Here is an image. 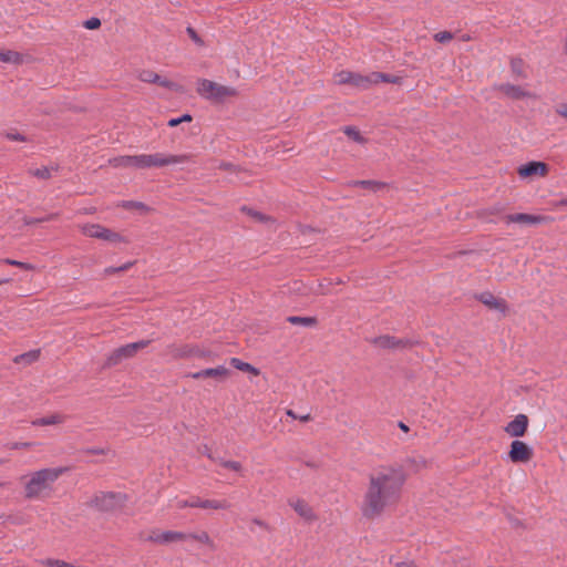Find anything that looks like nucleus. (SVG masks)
<instances>
[{"mask_svg": "<svg viewBox=\"0 0 567 567\" xmlns=\"http://www.w3.org/2000/svg\"><path fill=\"white\" fill-rule=\"evenodd\" d=\"M501 94L512 100H523L530 97V93L520 85H514L511 83H502L495 87Z\"/></svg>", "mask_w": 567, "mask_h": 567, "instance_id": "13", "label": "nucleus"}, {"mask_svg": "<svg viewBox=\"0 0 567 567\" xmlns=\"http://www.w3.org/2000/svg\"><path fill=\"white\" fill-rule=\"evenodd\" d=\"M251 524L258 526L261 529H267L268 528V524L265 520L260 519V518H254L251 520Z\"/></svg>", "mask_w": 567, "mask_h": 567, "instance_id": "46", "label": "nucleus"}, {"mask_svg": "<svg viewBox=\"0 0 567 567\" xmlns=\"http://www.w3.org/2000/svg\"><path fill=\"white\" fill-rule=\"evenodd\" d=\"M181 123H182V120H179L177 117V118H171L167 124L169 127H175V126L179 125Z\"/></svg>", "mask_w": 567, "mask_h": 567, "instance_id": "49", "label": "nucleus"}, {"mask_svg": "<svg viewBox=\"0 0 567 567\" xmlns=\"http://www.w3.org/2000/svg\"><path fill=\"white\" fill-rule=\"evenodd\" d=\"M229 370L225 368L224 365H218L216 368H208L200 370L198 372H195L192 374L193 379H206V378H215L217 380H225L229 377Z\"/></svg>", "mask_w": 567, "mask_h": 567, "instance_id": "14", "label": "nucleus"}, {"mask_svg": "<svg viewBox=\"0 0 567 567\" xmlns=\"http://www.w3.org/2000/svg\"><path fill=\"white\" fill-rule=\"evenodd\" d=\"M2 463H3V461H2V460H0V465H1Z\"/></svg>", "mask_w": 567, "mask_h": 567, "instance_id": "59", "label": "nucleus"}, {"mask_svg": "<svg viewBox=\"0 0 567 567\" xmlns=\"http://www.w3.org/2000/svg\"><path fill=\"white\" fill-rule=\"evenodd\" d=\"M66 421V416L62 413H52L32 421L34 426H51L60 425Z\"/></svg>", "mask_w": 567, "mask_h": 567, "instance_id": "19", "label": "nucleus"}, {"mask_svg": "<svg viewBox=\"0 0 567 567\" xmlns=\"http://www.w3.org/2000/svg\"><path fill=\"white\" fill-rule=\"evenodd\" d=\"M371 85L377 84L379 82H389V83H398L399 79L396 76H391L388 74H383L380 72H373L370 74Z\"/></svg>", "mask_w": 567, "mask_h": 567, "instance_id": "29", "label": "nucleus"}, {"mask_svg": "<svg viewBox=\"0 0 567 567\" xmlns=\"http://www.w3.org/2000/svg\"><path fill=\"white\" fill-rule=\"evenodd\" d=\"M373 343L378 348L382 349H399V348H405L410 346V342L408 340L396 339L391 336H381L373 340Z\"/></svg>", "mask_w": 567, "mask_h": 567, "instance_id": "15", "label": "nucleus"}, {"mask_svg": "<svg viewBox=\"0 0 567 567\" xmlns=\"http://www.w3.org/2000/svg\"><path fill=\"white\" fill-rule=\"evenodd\" d=\"M4 486V483L0 482V487H3Z\"/></svg>", "mask_w": 567, "mask_h": 567, "instance_id": "58", "label": "nucleus"}, {"mask_svg": "<svg viewBox=\"0 0 567 567\" xmlns=\"http://www.w3.org/2000/svg\"><path fill=\"white\" fill-rule=\"evenodd\" d=\"M199 508L214 509V511H227L230 508V503L227 499H208L200 497Z\"/></svg>", "mask_w": 567, "mask_h": 567, "instance_id": "20", "label": "nucleus"}, {"mask_svg": "<svg viewBox=\"0 0 567 567\" xmlns=\"http://www.w3.org/2000/svg\"><path fill=\"white\" fill-rule=\"evenodd\" d=\"M138 79L145 83H156L164 87L174 89L175 84L167 79H163L152 70H143L138 73Z\"/></svg>", "mask_w": 567, "mask_h": 567, "instance_id": "17", "label": "nucleus"}, {"mask_svg": "<svg viewBox=\"0 0 567 567\" xmlns=\"http://www.w3.org/2000/svg\"><path fill=\"white\" fill-rule=\"evenodd\" d=\"M350 138H352L353 141L360 143V144H363L365 143V138L361 135V133L354 128V127H351V126H348L344 128L343 131Z\"/></svg>", "mask_w": 567, "mask_h": 567, "instance_id": "34", "label": "nucleus"}, {"mask_svg": "<svg viewBox=\"0 0 567 567\" xmlns=\"http://www.w3.org/2000/svg\"><path fill=\"white\" fill-rule=\"evenodd\" d=\"M190 161V155H171L164 153L155 154H140V155H124L117 156L110 159V165L113 167L123 168H152V167H164L175 164H184Z\"/></svg>", "mask_w": 567, "mask_h": 567, "instance_id": "3", "label": "nucleus"}, {"mask_svg": "<svg viewBox=\"0 0 567 567\" xmlns=\"http://www.w3.org/2000/svg\"><path fill=\"white\" fill-rule=\"evenodd\" d=\"M3 262H6L8 265H11V266L19 267V268L24 269V270H32L33 269L32 265L27 264V262H22V261H19V260L4 259Z\"/></svg>", "mask_w": 567, "mask_h": 567, "instance_id": "39", "label": "nucleus"}, {"mask_svg": "<svg viewBox=\"0 0 567 567\" xmlns=\"http://www.w3.org/2000/svg\"><path fill=\"white\" fill-rule=\"evenodd\" d=\"M533 456V449L524 441L515 440L511 443L508 457L513 463H528Z\"/></svg>", "mask_w": 567, "mask_h": 567, "instance_id": "8", "label": "nucleus"}, {"mask_svg": "<svg viewBox=\"0 0 567 567\" xmlns=\"http://www.w3.org/2000/svg\"><path fill=\"white\" fill-rule=\"evenodd\" d=\"M188 538H193V539H195L199 543L206 544V545H212V543H213L210 536L206 532H203L198 535L188 534Z\"/></svg>", "mask_w": 567, "mask_h": 567, "instance_id": "38", "label": "nucleus"}, {"mask_svg": "<svg viewBox=\"0 0 567 567\" xmlns=\"http://www.w3.org/2000/svg\"><path fill=\"white\" fill-rule=\"evenodd\" d=\"M512 71L522 76L523 75V61L522 60H514L512 61Z\"/></svg>", "mask_w": 567, "mask_h": 567, "instance_id": "42", "label": "nucleus"}, {"mask_svg": "<svg viewBox=\"0 0 567 567\" xmlns=\"http://www.w3.org/2000/svg\"><path fill=\"white\" fill-rule=\"evenodd\" d=\"M556 206L557 207L567 206V198L560 199L559 202H557Z\"/></svg>", "mask_w": 567, "mask_h": 567, "instance_id": "53", "label": "nucleus"}, {"mask_svg": "<svg viewBox=\"0 0 567 567\" xmlns=\"http://www.w3.org/2000/svg\"><path fill=\"white\" fill-rule=\"evenodd\" d=\"M462 39H463V41H468L471 38H470V35H464Z\"/></svg>", "mask_w": 567, "mask_h": 567, "instance_id": "57", "label": "nucleus"}, {"mask_svg": "<svg viewBox=\"0 0 567 567\" xmlns=\"http://www.w3.org/2000/svg\"><path fill=\"white\" fill-rule=\"evenodd\" d=\"M549 173V166L544 162L532 161L520 165L517 174L520 178L527 179L533 177H546Z\"/></svg>", "mask_w": 567, "mask_h": 567, "instance_id": "9", "label": "nucleus"}, {"mask_svg": "<svg viewBox=\"0 0 567 567\" xmlns=\"http://www.w3.org/2000/svg\"><path fill=\"white\" fill-rule=\"evenodd\" d=\"M478 300L491 309H495L501 312L507 310V303L504 299L495 297L491 292H483L480 295Z\"/></svg>", "mask_w": 567, "mask_h": 567, "instance_id": "18", "label": "nucleus"}, {"mask_svg": "<svg viewBox=\"0 0 567 567\" xmlns=\"http://www.w3.org/2000/svg\"><path fill=\"white\" fill-rule=\"evenodd\" d=\"M35 175L41 177V178H48L50 176V173H49V169L44 167L42 169H38L35 172Z\"/></svg>", "mask_w": 567, "mask_h": 567, "instance_id": "47", "label": "nucleus"}, {"mask_svg": "<svg viewBox=\"0 0 567 567\" xmlns=\"http://www.w3.org/2000/svg\"><path fill=\"white\" fill-rule=\"evenodd\" d=\"M10 278H0V285L10 282Z\"/></svg>", "mask_w": 567, "mask_h": 567, "instance_id": "54", "label": "nucleus"}, {"mask_svg": "<svg viewBox=\"0 0 567 567\" xmlns=\"http://www.w3.org/2000/svg\"><path fill=\"white\" fill-rule=\"evenodd\" d=\"M529 420L525 414H517L511 422L506 424L504 431L511 437H522L526 434Z\"/></svg>", "mask_w": 567, "mask_h": 567, "instance_id": "12", "label": "nucleus"}, {"mask_svg": "<svg viewBox=\"0 0 567 567\" xmlns=\"http://www.w3.org/2000/svg\"><path fill=\"white\" fill-rule=\"evenodd\" d=\"M406 465L414 473H419L429 467V461L423 456H412L406 460Z\"/></svg>", "mask_w": 567, "mask_h": 567, "instance_id": "24", "label": "nucleus"}, {"mask_svg": "<svg viewBox=\"0 0 567 567\" xmlns=\"http://www.w3.org/2000/svg\"><path fill=\"white\" fill-rule=\"evenodd\" d=\"M179 120H182V122H190L192 121V116L188 115V114H185L183 115L182 117H178Z\"/></svg>", "mask_w": 567, "mask_h": 567, "instance_id": "52", "label": "nucleus"}, {"mask_svg": "<svg viewBox=\"0 0 567 567\" xmlns=\"http://www.w3.org/2000/svg\"><path fill=\"white\" fill-rule=\"evenodd\" d=\"M0 61L4 63L20 64L22 63V55L12 50L0 51Z\"/></svg>", "mask_w": 567, "mask_h": 567, "instance_id": "28", "label": "nucleus"}, {"mask_svg": "<svg viewBox=\"0 0 567 567\" xmlns=\"http://www.w3.org/2000/svg\"><path fill=\"white\" fill-rule=\"evenodd\" d=\"M218 464L219 466H221L223 468H226L228 471H231V472H235V473H241L243 471V465L240 462L238 461H233V460H219L218 461Z\"/></svg>", "mask_w": 567, "mask_h": 567, "instance_id": "30", "label": "nucleus"}, {"mask_svg": "<svg viewBox=\"0 0 567 567\" xmlns=\"http://www.w3.org/2000/svg\"><path fill=\"white\" fill-rule=\"evenodd\" d=\"M148 344V340H142L120 347L110 354L107 362L111 365H115L124 359L134 357L140 350L145 349Z\"/></svg>", "mask_w": 567, "mask_h": 567, "instance_id": "6", "label": "nucleus"}, {"mask_svg": "<svg viewBox=\"0 0 567 567\" xmlns=\"http://www.w3.org/2000/svg\"><path fill=\"white\" fill-rule=\"evenodd\" d=\"M355 185L364 187V188H369L373 192H378V190H381L386 187L385 183L377 182V181H360V182H355Z\"/></svg>", "mask_w": 567, "mask_h": 567, "instance_id": "31", "label": "nucleus"}, {"mask_svg": "<svg viewBox=\"0 0 567 567\" xmlns=\"http://www.w3.org/2000/svg\"><path fill=\"white\" fill-rule=\"evenodd\" d=\"M200 497L190 496L189 498H176L175 507L183 509L186 507L199 508Z\"/></svg>", "mask_w": 567, "mask_h": 567, "instance_id": "27", "label": "nucleus"}, {"mask_svg": "<svg viewBox=\"0 0 567 567\" xmlns=\"http://www.w3.org/2000/svg\"><path fill=\"white\" fill-rule=\"evenodd\" d=\"M31 446H32L31 442H17V443H12L10 445V449H12V450H27V449H30Z\"/></svg>", "mask_w": 567, "mask_h": 567, "instance_id": "44", "label": "nucleus"}, {"mask_svg": "<svg viewBox=\"0 0 567 567\" xmlns=\"http://www.w3.org/2000/svg\"><path fill=\"white\" fill-rule=\"evenodd\" d=\"M249 213H250V214H251V216H252L255 219H257V220H264V219H265V217H264L260 213H258V212H254V213H252V212H250V210H249Z\"/></svg>", "mask_w": 567, "mask_h": 567, "instance_id": "50", "label": "nucleus"}, {"mask_svg": "<svg viewBox=\"0 0 567 567\" xmlns=\"http://www.w3.org/2000/svg\"><path fill=\"white\" fill-rule=\"evenodd\" d=\"M54 216H55V215H50V216H48V217L37 219L35 221H38V223L48 221V220L53 219V218H54Z\"/></svg>", "mask_w": 567, "mask_h": 567, "instance_id": "51", "label": "nucleus"}, {"mask_svg": "<svg viewBox=\"0 0 567 567\" xmlns=\"http://www.w3.org/2000/svg\"><path fill=\"white\" fill-rule=\"evenodd\" d=\"M39 358V352L38 351H30L28 353H24V354H21L19 357L16 358V362L17 363H31V362H34L35 360H38Z\"/></svg>", "mask_w": 567, "mask_h": 567, "instance_id": "35", "label": "nucleus"}, {"mask_svg": "<svg viewBox=\"0 0 567 567\" xmlns=\"http://www.w3.org/2000/svg\"><path fill=\"white\" fill-rule=\"evenodd\" d=\"M434 40L440 43H449L454 39V35L450 31H440L433 35Z\"/></svg>", "mask_w": 567, "mask_h": 567, "instance_id": "36", "label": "nucleus"}, {"mask_svg": "<svg viewBox=\"0 0 567 567\" xmlns=\"http://www.w3.org/2000/svg\"><path fill=\"white\" fill-rule=\"evenodd\" d=\"M231 165L230 164H223L220 168L228 169Z\"/></svg>", "mask_w": 567, "mask_h": 567, "instance_id": "55", "label": "nucleus"}, {"mask_svg": "<svg viewBox=\"0 0 567 567\" xmlns=\"http://www.w3.org/2000/svg\"><path fill=\"white\" fill-rule=\"evenodd\" d=\"M350 85L362 90L369 89L371 86L370 74L361 75L353 72Z\"/></svg>", "mask_w": 567, "mask_h": 567, "instance_id": "26", "label": "nucleus"}, {"mask_svg": "<svg viewBox=\"0 0 567 567\" xmlns=\"http://www.w3.org/2000/svg\"><path fill=\"white\" fill-rule=\"evenodd\" d=\"M230 364L234 368H236V369H238V370H240L243 372L251 373L252 375H258L260 373L257 368H255L254 365H251L248 362L241 361L238 358H231L230 359Z\"/></svg>", "mask_w": 567, "mask_h": 567, "instance_id": "25", "label": "nucleus"}, {"mask_svg": "<svg viewBox=\"0 0 567 567\" xmlns=\"http://www.w3.org/2000/svg\"><path fill=\"white\" fill-rule=\"evenodd\" d=\"M400 427H401L403 431H408V426H406L404 423H400Z\"/></svg>", "mask_w": 567, "mask_h": 567, "instance_id": "56", "label": "nucleus"}, {"mask_svg": "<svg viewBox=\"0 0 567 567\" xmlns=\"http://www.w3.org/2000/svg\"><path fill=\"white\" fill-rule=\"evenodd\" d=\"M101 240H105L112 244L128 243V239L125 236L106 227H103Z\"/></svg>", "mask_w": 567, "mask_h": 567, "instance_id": "22", "label": "nucleus"}, {"mask_svg": "<svg viewBox=\"0 0 567 567\" xmlns=\"http://www.w3.org/2000/svg\"><path fill=\"white\" fill-rule=\"evenodd\" d=\"M66 472L64 467H44L21 476L23 496L29 501H41L54 491V484Z\"/></svg>", "mask_w": 567, "mask_h": 567, "instance_id": "2", "label": "nucleus"}, {"mask_svg": "<svg viewBox=\"0 0 567 567\" xmlns=\"http://www.w3.org/2000/svg\"><path fill=\"white\" fill-rule=\"evenodd\" d=\"M506 224H519L522 226H536L548 223L549 217L525 213L509 214L504 217Z\"/></svg>", "mask_w": 567, "mask_h": 567, "instance_id": "10", "label": "nucleus"}, {"mask_svg": "<svg viewBox=\"0 0 567 567\" xmlns=\"http://www.w3.org/2000/svg\"><path fill=\"white\" fill-rule=\"evenodd\" d=\"M7 137L11 141L24 142L25 137L20 133H8Z\"/></svg>", "mask_w": 567, "mask_h": 567, "instance_id": "45", "label": "nucleus"}, {"mask_svg": "<svg viewBox=\"0 0 567 567\" xmlns=\"http://www.w3.org/2000/svg\"><path fill=\"white\" fill-rule=\"evenodd\" d=\"M286 414L288 416H290L291 419L299 420V421H301L303 423L311 421V415L310 414L298 415L293 410H290V409L286 411Z\"/></svg>", "mask_w": 567, "mask_h": 567, "instance_id": "40", "label": "nucleus"}, {"mask_svg": "<svg viewBox=\"0 0 567 567\" xmlns=\"http://www.w3.org/2000/svg\"><path fill=\"white\" fill-rule=\"evenodd\" d=\"M352 73L351 71H340V72H337L334 75H333V79H334V82L337 84H350L351 82V79H352Z\"/></svg>", "mask_w": 567, "mask_h": 567, "instance_id": "33", "label": "nucleus"}, {"mask_svg": "<svg viewBox=\"0 0 567 567\" xmlns=\"http://www.w3.org/2000/svg\"><path fill=\"white\" fill-rule=\"evenodd\" d=\"M117 207H121L126 210H136L141 214H148L152 212V208L146 204L136 200H123L117 204Z\"/></svg>", "mask_w": 567, "mask_h": 567, "instance_id": "21", "label": "nucleus"}, {"mask_svg": "<svg viewBox=\"0 0 567 567\" xmlns=\"http://www.w3.org/2000/svg\"><path fill=\"white\" fill-rule=\"evenodd\" d=\"M555 112L561 116L563 118L567 120V103H560L555 107Z\"/></svg>", "mask_w": 567, "mask_h": 567, "instance_id": "43", "label": "nucleus"}, {"mask_svg": "<svg viewBox=\"0 0 567 567\" xmlns=\"http://www.w3.org/2000/svg\"><path fill=\"white\" fill-rule=\"evenodd\" d=\"M83 27L87 30H96L101 27V20L99 18H91L84 21Z\"/></svg>", "mask_w": 567, "mask_h": 567, "instance_id": "41", "label": "nucleus"}, {"mask_svg": "<svg viewBox=\"0 0 567 567\" xmlns=\"http://www.w3.org/2000/svg\"><path fill=\"white\" fill-rule=\"evenodd\" d=\"M168 353L175 359H181L199 355V350L190 344H174L168 348Z\"/></svg>", "mask_w": 567, "mask_h": 567, "instance_id": "16", "label": "nucleus"}, {"mask_svg": "<svg viewBox=\"0 0 567 567\" xmlns=\"http://www.w3.org/2000/svg\"><path fill=\"white\" fill-rule=\"evenodd\" d=\"M128 501L124 493L99 492L91 499V506L101 512H115L123 509Z\"/></svg>", "mask_w": 567, "mask_h": 567, "instance_id": "5", "label": "nucleus"}, {"mask_svg": "<svg viewBox=\"0 0 567 567\" xmlns=\"http://www.w3.org/2000/svg\"><path fill=\"white\" fill-rule=\"evenodd\" d=\"M288 505L295 513L306 523L311 524L318 519V515L313 507L301 497H291L288 499Z\"/></svg>", "mask_w": 567, "mask_h": 567, "instance_id": "7", "label": "nucleus"}, {"mask_svg": "<svg viewBox=\"0 0 567 567\" xmlns=\"http://www.w3.org/2000/svg\"><path fill=\"white\" fill-rule=\"evenodd\" d=\"M196 84V92L199 96L216 103L225 102L238 94L235 87L221 85L208 79H199Z\"/></svg>", "mask_w": 567, "mask_h": 567, "instance_id": "4", "label": "nucleus"}, {"mask_svg": "<svg viewBox=\"0 0 567 567\" xmlns=\"http://www.w3.org/2000/svg\"><path fill=\"white\" fill-rule=\"evenodd\" d=\"M188 539V534L177 530H152L148 540L155 544H171Z\"/></svg>", "mask_w": 567, "mask_h": 567, "instance_id": "11", "label": "nucleus"}, {"mask_svg": "<svg viewBox=\"0 0 567 567\" xmlns=\"http://www.w3.org/2000/svg\"><path fill=\"white\" fill-rule=\"evenodd\" d=\"M409 474L403 465L384 463L368 475V484L360 504L362 516L369 520L380 518L386 509L399 504Z\"/></svg>", "mask_w": 567, "mask_h": 567, "instance_id": "1", "label": "nucleus"}, {"mask_svg": "<svg viewBox=\"0 0 567 567\" xmlns=\"http://www.w3.org/2000/svg\"><path fill=\"white\" fill-rule=\"evenodd\" d=\"M288 321L292 324H302L306 327H312L317 323V319L313 317H289Z\"/></svg>", "mask_w": 567, "mask_h": 567, "instance_id": "32", "label": "nucleus"}, {"mask_svg": "<svg viewBox=\"0 0 567 567\" xmlns=\"http://www.w3.org/2000/svg\"><path fill=\"white\" fill-rule=\"evenodd\" d=\"M103 227L100 224H83L80 226V230L87 237L101 239Z\"/></svg>", "mask_w": 567, "mask_h": 567, "instance_id": "23", "label": "nucleus"}, {"mask_svg": "<svg viewBox=\"0 0 567 567\" xmlns=\"http://www.w3.org/2000/svg\"><path fill=\"white\" fill-rule=\"evenodd\" d=\"M395 567H416V565L413 561H401Z\"/></svg>", "mask_w": 567, "mask_h": 567, "instance_id": "48", "label": "nucleus"}, {"mask_svg": "<svg viewBox=\"0 0 567 567\" xmlns=\"http://www.w3.org/2000/svg\"><path fill=\"white\" fill-rule=\"evenodd\" d=\"M132 266H133V262H132V261H128V262H126V264H124L123 266L117 267V268H116V267H107V268H105V269H104V274H105L106 276H111V275H113V274H115V272L126 271V270H128Z\"/></svg>", "mask_w": 567, "mask_h": 567, "instance_id": "37", "label": "nucleus"}]
</instances>
